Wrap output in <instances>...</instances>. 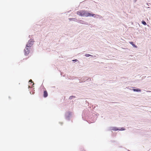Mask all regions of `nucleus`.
<instances>
[{
  "mask_svg": "<svg viewBox=\"0 0 151 151\" xmlns=\"http://www.w3.org/2000/svg\"><path fill=\"white\" fill-rule=\"evenodd\" d=\"M77 14L81 17H93L95 15L94 14H92L88 13L86 11L84 10H80L77 12Z\"/></svg>",
  "mask_w": 151,
  "mask_h": 151,
  "instance_id": "nucleus-1",
  "label": "nucleus"
},
{
  "mask_svg": "<svg viewBox=\"0 0 151 151\" xmlns=\"http://www.w3.org/2000/svg\"><path fill=\"white\" fill-rule=\"evenodd\" d=\"M33 44V42L32 41H29L26 45V48H29L30 49V47L32 46Z\"/></svg>",
  "mask_w": 151,
  "mask_h": 151,
  "instance_id": "nucleus-2",
  "label": "nucleus"
},
{
  "mask_svg": "<svg viewBox=\"0 0 151 151\" xmlns=\"http://www.w3.org/2000/svg\"><path fill=\"white\" fill-rule=\"evenodd\" d=\"M29 50L30 49H29V48H26V49L25 50H24L25 55H27L29 54Z\"/></svg>",
  "mask_w": 151,
  "mask_h": 151,
  "instance_id": "nucleus-3",
  "label": "nucleus"
},
{
  "mask_svg": "<svg viewBox=\"0 0 151 151\" xmlns=\"http://www.w3.org/2000/svg\"><path fill=\"white\" fill-rule=\"evenodd\" d=\"M44 97L45 98L46 97L48 96V93L46 91H44Z\"/></svg>",
  "mask_w": 151,
  "mask_h": 151,
  "instance_id": "nucleus-4",
  "label": "nucleus"
},
{
  "mask_svg": "<svg viewBox=\"0 0 151 151\" xmlns=\"http://www.w3.org/2000/svg\"><path fill=\"white\" fill-rule=\"evenodd\" d=\"M129 43L131 44L133 47H137L134 44H133V42H129Z\"/></svg>",
  "mask_w": 151,
  "mask_h": 151,
  "instance_id": "nucleus-5",
  "label": "nucleus"
},
{
  "mask_svg": "<svg viewBox=\"0 0 151 151\" xmlns=\"http://www.w3.org/2000/svg\"><path fill=\"white\" fill-rule=\"evenodd\" d=\"M133 90L134 91H137V92L139 91L140 92L141 91V90L140 89H133Z\"/></svg>",
  "mask_w": 151,
  "mask_h": 151,
  "instance_id": "nucleus-6",
  "label": "nucleus"
},
{
  "mask_svg": "<svg viewBox=\"0 0 151 151\" xmlns=\"http://www.w3.org/2000/svg\"><path fill=\"white\" fill-rule=\"evenodd\" d=\"M142 23L145 25H146L147 24L146 22L144 21H142Z\"/></svg>",
  "mask_w": 151,
  "mask_h": 151,
  "instance_id": "nucleus-7",
  "label": "nucleus"
},
{
  "mask_svg": "<svg viewBox=\"0 0 151 151\" xmlns=\"http://www.w3.org/2000/svg\"><path fill=\"white\" fill-rule=\"evenodd\" d=\"M113 129L115 131H116L119 130V129H117V128L116 127H114Z\"/></svg>",
  "mask_w": 151,
  "mask_h": 151,
  "instance_id": "nucleus-8",
  "label": "nucleus"
},
{
  "mask_svg": "<svg viewBox=\"0 0 151 151\" xmlns=\"http://www.w3.org/2000/svg\"><path fill=\"white\" fill-rule=\"evenodd\" d=\"M85 56L86 57H88L89 56H91V55L89 54H86L85 55Z\"/></svg>",
  "mask_w": 151,
  "mask_h": 151,
  "instance_id": "nucleus-9",
  "label": "nucleus"
},
{
  "mask_svg": "<svg viewBox=\"0 0 151 151\" xmlns=\"http://www.w3.org/2000/svg\"><path fill=\"white\" fill-rule=\"evenodd\" d=\"M75 97L73 96H70V97H69V99H73V98H74Z\"/></svg>",
  "mask_w": 151,
  "mask_h": 151,
  "instance_id": "nucleus-10",
  "label": "nucleus"
},
{
  "mask_svg": "<svg viewBox=\"0 0 151 151\" xmlns=\"http://www.w3.org/2000/svg\"><path fill=\"white\" fill-rule=\"evenodd\" d=\"M120 130H125V129L124 128H122Z\"/></svg>",
  "mask_w": 151,
  "mask_h": 151,
  "instance_id": "nucleus-11",
  "label": "nucleus"
},
{
  "mask_svg": "<svg viewBox=\"0 0 151 151\" xmlns=\"http://www.w3.org/2000/svg\"><path fill=\"white\" fill-rule=\"evenodd\" d=\"M29 81L30 82H32V80L31 79H30V80H29ZM33 84H34V83L33 82Z\"/></svg>",
  "mask_w": 151,
  "mask_h": 151,
  "instance_id": "nucleus-12",
  "label": "nucleus"
}]
</instances>
